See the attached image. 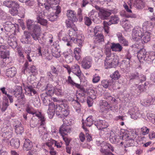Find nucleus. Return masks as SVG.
I'll use <instances>...</instances> for the list:
<instances>
[{
	"mask_svg": "<svg viewBox=\"0 0 155 155\" xmlns=\"http://www.w3.org/2000/svg\"><path fill=\"white\" fill-rule=\"evenodd\" d=\"M33 31V33L31 35L32 36V38L35 40H38L39 36L40 35L41 31H40L39 32H35L34 31Z\"/></svg>",
	"mask_w": 155,
	"mask_h": 155,
	"instance_id": "4d7b16f0",
	"label": "nucleus"
},
{
	"mask_svg": "<svg viewBox=\"0 0 155 155\" xmlns=\"http://www.w3.org/2000/svg\"><path fill=\"white\" fill-rule=\"evenodd\" d=\"M148 24V22H145L142 27L138 26H136L133 29L132 34V40L135 41H138L140 40L141 34L144 31V29L146 28V26Z\"/></svg>",
	"mask_w": 155,
	"mask_h": 155,
	"instance_id": "423d86ee",
	"label": "nucleus"
},
{
	"mask_svg": "<svg viewBox=\"0 0 155 155\" xmlns=\"http://www.w3.org/2000/svg\"><path fill=\"white\" fill-rule=\"evenodd\" d=\"M14 92L15 97L18 98V100L21 99L22 101L24 100L25 96L22 93V88L21 86H16Z\"/></svg>",
	"mask_w": 155,
	"mask_h": 155,
	"instance_id": "a211bd4d",
	"label": "nucleus"
},
{
	"mask_svg": "<svg viewBox=\"0 0 155 155\" xmlns=\"http://www.w3.org/2000/svg\"><path fill=\"white\" fill-rule=\"evenodd\" d=\"M113 81V80H111L109 81L107 80H104L101 81V84L105 88H107L110 86L114 87L113 85H114V84H113V83L111 84Z\"/></svg>",
	"mask_w": 155,
	"mask_h": 155,
	"instance_id": "4c0bfd02",
	"label": "nucleus"
},
{
	"mask_svg": "<svg viewBox=\"0 0 155 155\" xmlns=\"http://www.w3.org/2000/svg\"><path fill=\"white\" fill-rule=\"evenodd\" d=\"M66 15L68 19L72 22H76L78 21V19L76 17V13L74 10H68Z\"/></svg>",
	"mask_w": 155,
	"mask_h": 155,
	"instance_id": "6ab92c4d",
	"label": "nucleus"
},
{
	"mask_svg": "<svg viewBox=\"0 0 155 155\" xmlns=\"http://www.w3.org/2000/svg\"><path fill=\"white\" fill-rule=\"evenodd\" d=\"M71 131V128L69 127L62 125L59 129V133L62 136L67 135Z\"/></svg>",
	"mask_w": 155,
	"mask_h": 155,
	"instance_id": "393cba45",
	"label": "nucleus"
},
{
	"mask_svg": "<svg viewBox=\"0 0 155 155\" xmlns=\"http://www.w3.org/2000/svg\"><path fill=\"white\" fill-rule=\"evenodd\" d=\"M78 31L76 27L69 30L68 35L63 37L62 40L67 42L68 46H71L72 42L77 43L79 47L82 46L84 40V37L81 35H78Z\"/></svg>",
	"mask_w": 155,
	"mask_h": 155,
	"instance_id": "f03ea898",
	"label": "nucleus"
},
{
	"mask_svg": "<svg viewBox=\"0 0 155 155\" xmlns=\"http://www.w3.org/2000/svg\"><path fill=\"white\" fill-rule=\"evenodd\" d=\"M38 119L41 121L40 125L38 127L39 132L41 135H43L42 139L44 140L46 139V137H47L46 129L45 126V119L44 115L39 117Z\"/></svg>",
	"mask_w": 155,
	"mask_h": 155,
	"instance_id": "1a4fd4ad",
	"label": "nucleus"
},
{
	"mask_svg": "<svg viewBox=\"0 0 155 155\" xmlns=\"http://www.w3.org/2000/svg\"><path fill=\"white\" fill-rule=\"evenodd\" d=\"M109 104L105 101H102L100 103V107H101L102 109L103 107H105V109H109L108 107Z\"/></svg>",
	"mask_w": 155,
	"mask_h": 155,
	"instance_id": "0e129e2a",
	"label": "nucleus"
},
{
	"mask_svg": "<svg viewBox=\"0 0 155 155\" xmlns=\"http://www.w3.org/2000/svg\"><path fill=\"white\" fill-rule=\"evenodd\" d=\"M48 142L49 143V145L50 146L51 145L52 146L54 144L58 148L61 147L62 144V143L61 142L58 143L55 140L52 139L49 140Z\"/></svg>",
	"mask_w": 155,
	"mask_h": 155,
	"instance_id": "8fccbe9b",
	"label": "nucleus"
},
{
	"mask_svg": "<svg viewBox=\"0 0 155 155\" xmlns=\"http://www.w3.org/2000/svg\"><path fill=\"white\" fill-rule=\"evenodd\" d=\"M63 108L61 107V104L56 105L55 112L57 115L58 116L61 115Z\"/></svg>",
	"mask_w": 155,
	"mask_h": 155,
	"instance_id": "5fc2aeb1",
	"label": "nucleus"
},
{
	"mask_svg": "<svg viewBox=\"0 0 155 155\" xmlns=\"http://www.w3.org/2000/svg\"><path fill=\"white\" fill-rule=\"evenodd\" d=\"M99 123L101 124V126L99 127V130L106 129L108 126V123L105 120H101V121L99 122Z\"/></svg>",
	"mask_w": 155,
	"mask_h": 155,
	"instance_id": "052dcab7",
	"label": "nucleus"
},
{
	"mask_svg": "<svg viewBox=\"0 0 155 155\" xmlns=\"http://www.w3.org/2000/svg\"><path fill=\"white\" fill-rule=\"evenodd\" d=\"M20 141L16 138H12L8 143V144H9L11 146L16 149L18 148L20 146Z\"/></svg>",
	"mask_w": 155,
	"mask_h": 155,
	"instance_id": "bb28decb",
	"label": "nucleus"
},
{
	"mask_svg": "<svg viewBox=\"0 0 155 155\" xmlns=\"http://www.w3.org/2000/svg\"><path fill=\"white\" fill-rule=\"evenodd\" d=\"M71 72L78 77L81 81V77L82 75V72L81 70L80 67L78 64H75L72 66Z\"/></svg>",
	"mask_w": 155,
	"mask_h": 155,
	"instance_id": "f3484780",
	"label": "nucleus"
},
{
	"mask_svg": "<svg viewBox=\"0 0 155 155\" xmlns=\"http://www.w3.org/2000/svg\"><path fill=\"white\" fill-rule=\"evenodd\" d=\"M46 38L49 44H51L52 43L53 44H54V43L53 42V37L52 35L49 34H47L46 36ZM54 44L55 45H56L54 43Z\"/></svg>",
	"mask_w": 155,
	"mask_h": 155,
	"instance_id": "680f3d73",
	"label": "nucleus"
},
{
	"mask_svg": "<svg viewBox=\"0 0 155 155\" xmlns=\"http://www.w3.org/2000/svg\"><path fill=\"white\" fill-rule=\"evenodd\" d=\"M147 52L144 49H141L137 53V57L140 62H143V61H147Z\"/></svg>",
	"mask_w": 155,
	"mask_h": 155,
	"instance_id": "412c9836",
	"label": "nucleus"
},
{
	"mask_svg": "<svg viewBox=\"0 0 155 155\" xmlns=\"http://www.w3.org/2000/svg\"><path fill=\"white\" fill-rule=\"evenodd\" d=\"M30 38V33L28 31H24V35L22 37L21 41L23 44L32 45L33 43L31 41Z\"/></svg>",
	"mask_w": 155,
	"mask_h": 155,
	"instance_id": "2eb2a0df",
	"label": "nucleus"
},
{
	"mask_svg": "<svg viewBox=\"0 0 155 155\" xmlns=\"http://www.w3.org/2000/svg\"><path fill=\"white\" fill-rule=\"evenodd\" d=\"M88 93H89V96H88L92 97L93 99H96L97 97V91L93 89H91L88 91Z\"/></svg>",
	"mask_w": 155,
	"mask_h": 155,
	"instance_id": "6e6d98bb",
	"label": "nucleus"
},
{
	"mask_svg": "<svg viewBox=\"0 0 155 155\" xmlns=\"http://www.w3.org/2000/svg\"><path fill=\"white\" fill-rule=\"evenodd\" d=\"M16 73V68L12 67L7 70L6 74L8 77L12 78L14 77Z\"/></svg>",
	"mask_w": 155,
	"mask_h": 155,
	"instance_id": "473e14b6",
	"label": "nucleus"
},
{
	"mask_svg": "<svg viewBox=\"0 0 155 155\" xmlns=\"http://www.w3.org/2000/svg\"><path fill=\"white\" fill-rule=\"evenodd\" d=\"M26 22L27 28L29 30L34 31L35 32L41 31V28L40 26L37 24H35V22L33 20L28 19Z\"/></svg>",
	"mask_w": 155,
	"mask_h": 155,
	"instance_id": "f8f14e48",
	"label": "nucleus"
},
{
	"mask_svg": "<svg viewBox=\"0 0 155 155\" xmlns=\"http://www.w3.org/2000/svg\"><path fill=\"white\" fill-rule=\"evenodd\" d=\"M4 28H0L1 31H3L4 29L7 31H13L14 32H15L18 30L19 27V26L18 24H12L10 21L6 22L4 25Z\"/></svg>",
	"mask_w": 155,
	"mask_h": 155,
	"instance_id": "9b49d317",
	"label": "nucleus"
},
{
	"mask_svg": "<svg viewBox=\"0 0 155 155\" xmlns=\"http://www.w3.org/2000/svg\"><path fill=\"white\" fill-rule=\"evenodd\" d=\"M100 77L97 74H94L93 77L92 82L94 83H96L98 82L100 80Z\"/></svg>",
	"mask_w": 155,
	"mask_h": 155,
	"instance_id": "774afa93",
	"label": "nucleus"
},
{
	"mask_svg": "<svg viewBox=\"0 0 155 155\" xmlns=\"http://www.w3.org/2000/svg\"><path fill=\"white\" fill-rule=\"evenodd\" d=\"M93 123V120L92 116H91L88 117L85 121L84 124L87 126H91Z\"/></svg>",
	"mask_w": 155,
	"mask_h": 155,
	"instance_id": "c03bdc74",
	"label": "nucleus"
},
{
	"mask_svg": "<svg viewBox=\"0 0 155 155\" xmlns=\"http://www.w3.org/2000/svg\"><path fill=\"white\" fill-rule=\"evenodd\" d=\"M147 55L148 61L150 62L155 58V52L153 51L149 52L147 54Z\"/></svg>",
	"mask_w": 155,
	"mask_h": 155,
	"instance_id": "37998d69",
	"label": "nucleus"
},
{
	"mask_svg": "<svg viewBox=\"0 0 155 155\" xmlns=\"http://www.w3.org/2000/svg\"><path fill=\"white\" fill-rule=\"evenodd\" d=\"M7 47L4 45H0V56L3 59L9 58V52L7 50Z\"/></svg>",
	"mask_w": 155,
	"mask_h": 155,
	"instance_id": "dca6fc26",
	"label": "nucleus"
},
{
	"mask_svg": "<svg viewBox=\"0 0 155 155\" xmlns=\"http://www.w3.org/2000/svg\"><path fill=\"white\" fill-rule=\"evenodd\" d=\"M0 18L2 20H6L8 19L7 14L0 8Z\"/></svg>",
	"mask_w": 155,
	"mask_h": 155,
	"instance_id": "e2e57ef3",
	"label": "nucleus"
},
{
	"mask_svg": "<svg viewBox=\"0 0 155 155\" xmlns=\"http://www.w3.org/2000/svg\"><path fill=\"white\" fill-rule=\"evenodd\" d=\"M71 104L76 111L78 113L81 111V105L79 102L77 101L73 100L71 101Z\"/></svg>",
	"mask_w": 155,
	"mask_h": 155,
	"instance_id": "e433bc0d",
	"label": "nucleus"
},
{
	"mask_svg": "<svg viewBox=\"0 0 155 155\" xmlns=\"http://www.w3.org/2000/svg\"><path fill=\"white\" fill-rule=\"evenodd\" d=\"M96 144L98 146L101 147L100 152L103 154L102 155H114L109 151L108 149L111 150L112 152L114 151V147L109 143L104 141H97Z\"/></svg>",
	"mask_w": 155,
	"mask_h": 155,
	"instance_id": "0eeeda50",
	"label": "nucleus"
},
{
	"mask_svg": "<svg viewBox=\"0 0 155 155\" xmlns=\"http://www.w3.org/2000/svg\"><path fill=\"white\" fill-rule=\"evenodd\" d=\"M66 81L68 84H70L72 86H74L78 88H80L81 87L80 85L79 84L75 83L70 76L68 77Z\"/></svg>",
	"mask_w": 155,
	"mask_h": 155,
	"instance_id": "a18cd8bd",
	"label": "nucleus"
},
{
	"mask_svg": "<svg viewBox=\"0 0 155 155\" xmlns=\"http://www.w3.org/2000/svg\"><path fill=\"white\" fill-rule=\"evenodd\" d=\"M13 130L11 128L10 125L8 121H6L3 123V127H1L0 134L6 139H8L11 138L13 134Z\"/></svg>",
	"mask_w": 155,
	"mask_h": 155,
	"instance_id": "6e6552de",
	"label": "nucleus"
},
{
	"mask_svg": "<svg viewBox=\"0 0 155 155\" xmlns=\"http://www.w3.org/2000/svg\"><path fill=\"white\" fill-rule=\"evenodd\" d=\"M3 5L8 8H11L18 7L19 6L17 2L12 0L5 1L3 2Z\"/></svg>",
	"mask_w": 155,
	"mask_h": 155,
	"instance_id": "5701e85b",
	"label": "nucleus"
},
{
	"mask_svg": "<svg viewBox=\"0 0 155 155\" xmlns=\"http://www.w3.org/2000/svg\"><path fill=\"white\" fill-rule=\"evenodd\" d=\"M38 51V56H44L48 59L50 60L51 59V57L50 56L48 50H45V52H43V49H41V47H39L37 49Z\"/></svg>",
	"mask_w": 155,
	"mask_h": 155,
	"instance_id": "a878e982",
	"label": "nucleus"
},
{
	"mask_svg": "<svg viewBox=\"0 0 155 155\" xmlns=\"http://www.w3.org/2000/svg\"><path fill=\"white\" fill-rule=\"evenodd\" d=\"M15 131L17 134H21L24 131V129L21 124L15 126Z\"/></svg>",
	"mask_w": 155,
	"mask_h": 155,
	"instance_id": "09e8293b",
	"label": "nucleus"
},
{
	"mask_svg": "<svg viewBox=\"0 0 155 155\" xmlns=\"http://www.w3.org/2000/svg\"><path fill=\"white\" fill-rule=\"evenodd\" d=\"M134 133L125 131L123 129H121L120 130H113L110 133V140L112 143H116L123 140L124 141L127 147L132 146L134 142Z\"/></svg>",
	"mask_w": 155,
	"mask_h": 155,
	"instance_id": "f257e3e1",
	"label": "nucleus"
},
{
	"mask_svg": "<svg viewBox=\"0 0 155 155\" xmlns=\"http://www.w3.org/2000/svg\"><path fill=\"white\" fill-rule=\"evenodd\" d=\"M32 147V143L29 139H26L24 144L23 148L24 150L28 151Z\"/></svg>",
	"mask_w": 155,
	"mask_h": 155,
	"instance_id": "72a5a7b5",
	"label": "nucleus"
},
{
	"mask_svg": "<svg viewBox=\"0 0 155 155\" xmlns=\"http://www.w3.org/2000/svg\"><path fill=\"white\" fill-rule=\"evenodd\" d=\"M16 38L15 37L11 36H9L8 39V43L12 48L15 49L17 46Z\"/></svg>",
	"mask_w": 155,
	"mask_h": 155,
	"instance_id": "cd10ccee",
	"label": "nucleus"
},
{
	"mask_svg": "<svg viewBox=\"0 0 155 155\" xmlns=\"http://www.w3.org/2000/svg\"><path fill=\"white\" fill-rule=\"evenodd\" d=\"M119 18L117 16L114 15L111 16L109 21L108 22L109 25L112 24H116L119 21Z\"/></svg>",
	"mask_w": 155,
	"mask_h": 155,
	"instance_id": "a19ab883",
	"label": "nucleus"
},
{
	"mask_svg": "<svg viewBox=\"0 0 155 155\" xmlns=\"http://www.w3.org/2000/svg\"><path fill=\"white\" fill-rule=\"evenodd\" d=\"M138 77H139L140 80L141 81V82L144 81L146 80V77L144 75H141L139 76L138 74L137 73H136L135 74H132L130 77V79H132L134 78H136Z\"/></svg>",
	"mask_w": 155,
	"mask_h": 155,
	"instance_id": "58836bf2",
	"label": "nucleus"
},
{
	"mask_svg": "<svg viewBox=\"0 0 155 155\" xmlns=\"http://www.w3.org/2000/svg\"><path fill=\"white\" fill-rule=\"evenodd\" d=\"M57 48V45H55V44L54 43L51 46L52 55L53 56L56 58H59L61 56L60 51Z\"/></svg>",
	"mask_w": 155,
	"mask_h": 155,
	"instance_id": "c756f323",
	"label": "nucleus"
},
{
	"mask_svg": "<svg viewBox=\"0 0 155 155\" xmlns=\"http://www.w3.org/2000/svg\"><path fill=\"white\" fill-rule=\"evenodd\" d=\"M60 104L63 109H69V107L68 102L65 100H62L60 101Z\"/></svg>",
	"mask_w": 155,
	"mask_h": 155,
	"instance_id": "3c124183",
	"label": "nucleus"
},
{
	"mask_svg": "<svg viewBox=\"0 0 155 155\" xmlns=\"http://www.w3.org/2000/svg\"><path fill=\"white\" fill-rule=\"evenodd\" d=\"M142 104L144 106H149L151 104H155V96L149 98L145 101H142Z\"/></svg>",
	"mask_w": 155,
	"mask_h": 155,
	"instance_id": "f704fd0d",
	"label": "nucleus"
},
{
	"mask_svg": "<svg viewBox=\"0 0 155 155\" xmlns=\"http://www.w3.org/2000/svg\"><path fill=\"white\" fill-rule=\"evenodd\" d=\"M61 10L60 8H58L57 11L51 13L50 14L48 15L47 16L48 19L49 21H55L58 18V15L60 13Z\"/></svg>",
	"mask_w": 155,
	"mask_h": 155,
	"instance_id": "c85d7f7f",
	"label": "nucleus"
},
{
	"mask_svg": "<svg viewBox=\"0 0 155 155\" xmlns=\"http://www.w3.org/2000/svg\"><path fill=\"white\" fill-rule=\"evenodd\" d=\"M93 39H95V41L97 42H103L104 41V35L101 33L98 34L94 36Z\"/></svg>",
	"mask_w": 155,
	"mask_h": 155,
	"instance_id": "79ce46f5",
	"label": "nucleus"
},
{
	"mask_svg": "<svg viewBox=\"0 0 155 155\" xmlns=\"http://www.w3.org/2000/svg\"><path fill=\"white\" fill-rule=\"evenodd\" d=\"M120 24L124 30L126 31H130L132 26L130 22L125 19H123L120 21Z\"/></svg>",
	"mask_w": 155,
	"mask_h": 155,
	"instance_id": "b1692460",
	"label": "nucleus"
},
{
	"mask_svg": "<svg viewBox=\"0 0 155 155\" xmlns=\"http://www.w3.org/2000/svg\"><path fill=\"white\" fill-rule=\"evenodd\" d=\"M52 145L49 146V143L48 142L45 143V147L46 148H48L50 150V153L51 155H55L56 152L54 150L53 147Z\"/></svg>",
	"mask_w": 155,
	"mask_h": 155,
	"instance_id": "49530a36",
	"label": "nucleus"
},
{
	"mask_svg": "<svg viewBox=\"0 0 155 155\" xmlns=\"http://www.w3.org/2000/svg\"><path fill=\"white\" fill-rule=\"evenodd\" d=\"M54 88L51 84H48L45 88L46 92L48 96H51L54 93Z\"/></svg>",
	"mask_w": 155,
	"mask_h": 155,
	"instance_id": "ea45409f",
	"label": "nucleus"
},
{
	"mask_svg": "<svg viewBox=\"0 0 155 155\" xmlns=\"http://www.w3.org/2000/svg\"><path fill=\"white\" fill-rule=\"evenodd\" d=\"M130 115L131 118L136 119L140 115V112L138 108L136 106H134L130 108L128 112Z\"/></svg>",
	"mask_w": 155,
	"mask_h": 155,
	"instance_id": "4468645a",
	"label": "nucleus"
},
{
	"mask_svg": "<svg viewBox=\"0 0 155 155\" xmlns=\"http://www.w3.org/2000/svg\"><path fill=\"white\" fill-rule=\"evenodd\" d=\"M24 89L26 95L29 96L35 95V97H32L31 98V102L35 107H39L40 105V100L38 95L35 90L30 86L24 87Z\"/></svg>",
	"mask_w": 155,
	"mask_h": 155,
	"instance_id": "39448f33",
	"label": "nucleus"
},
{
	"mask_svg": "<svg viewBox=\"0 0 155 155\" xmlns=\"http://www.w3.org/2000/svg\"><path fill=\"white\" fill-rule=\"evenodd\" d=\"M122 49V46L119 43H112L111 50L113 51L120 52Z\"/></svg>",
	"mask_w": 155,
	"mask_h": 155,
	"instance_id": "c9c22d12",
	"label": "nucleus"
},
{
	"mask_svg": "<svg viewBox=\"0 0 155 155\" xmlns=\"http://www.w3.org/2000/svg\"><path fill=\"white\" fill-rule=\"evenodd\" d=\"M59 0H52L51 3L47 5L46 3L44 4L45 9L48 11H51V9H54L57 11L58 8L61 10V8L58 5L59 3Z\"/></svg>",
	"mask_w": 155,
	"mask_h": 155,
	"instance_id": "ddd939ff",
	"label": "nucleus"
},
{
	"mask_svg": "<svg viewBox=\"0 0 155 155\" xmlns=\"http://www.w3.org/2000/svg\"><path fill=\"white\" fill-rule=\"evenodd\" d=\"M145 0H129L127 3L124 2L123 7L126 12L131 13L130 9L132 6L138 9H142L145 5Z\"/></svg>",
	"mask_w": 155,
	"mask_h": 155,
	"instance_id": "20e7f679",
	"label": "nucleus"
},
{
	"mask_svg": "<svg viewBox=\"0 0 155 155\" xmlns=\"http://www.w3.org/2000/svg\"><path fill=\"white\" fill-rule=\"evenodd\" d=\"M26 111L27 113L32 114L34 116H36L38 118L43 115L40 112L34 111L33 109L32 108L29 107H28L27 108Z\"/></svg>",
	"mask_w": 155,
	"mask_h": 155,
	"instance_id": "2f4dec72",
	"label": "nucleus"
},
{
	"mask_svg": "<svg viewBox=\"0 0 155 155\" xmlns=\"http://www.w3.org/2000/svg\"><path fill=\"white\" fill-rule=\"evenodd\" d=\"M131 58L130 55L128 54L126 58L123 61V62L125 64L126 68H128L130 66V59Z\"/></svg>",
	"mask_w": 155,
	"mask_h": 155,
	"instance_id": "13d9d810",
	"label": "nucleus"
},
{
	"mask_svg": "<svg viewBox=\"0 0 155 155\" xmlns=\"http://www.w3.org/2000/svg\"><path fill=\"white\" fill-rule=\"evenodd\" d=\"M55 109V105L53 102H51L49 104L47 112L50 118H52L54 115Z\"/></svg>",
	"mask_w": 155,
	"mask_h": 155,
	"instance_id": "4be33fe9",
	"label": "nucleus"
},
{
	"mask_svg": "<svg viewBox=\"0 0 155 155\" xmlns=\"http://www.w3.org/2000/svg\"><path fill=\"white\" fill-rule=\"evenodd\" d=\"M104 98L106 99H107L111 103L114 102L116 101V99L110 96V94L108 93H106L105 94Z\"/></svg>",
	"mask_w": 155,
	"mask_h": 155,
	"instance_id": "bf43d9fd",
	"label": "nucleus"
},
{
	"mask_svg": "<svg viewBox=\"0 0 155 155\" xmlns=\"http://www.w3.org/2000/svg\"><path fill=\"white\" fill-rule=\"evenodd\" d=\"M57 95L59 96L62 94V90L61 87L57 86L54 88V93Z\"/></svg>",
	"mask_w": 155,
	"mask_h": 155,
	"instance_id": "603ef678",
	"label": "nucleus"
},
{
	"mask_svg": "<svg viewBox=\"0 0 155 155\" xmlns=\"http://www.w3.org/2000/svg\"><path fill=\"white\" fill-rule=\"evenodd\" d=\"M92 58L89 57H86L83 58L82 61V66L85 69L89 68L91 65Z\"/></svg>",
	"mask_w": 155,
	"mask_h": 155,
	"instance_id": "aec40b11",
	"label": "nucleus"
},
{
	"mask_svg": "<svg viewBox=\"0 0 155 155\" xmlns=\"http://www.w3.org/2000/svg\"><path fill=\"white\" fill-rule=\"evenodd\" d=\"M112 46V43L110 42H108L105 45L104 51L106 58L105 60L104 66L106 69L115 67L119 62L118 56L111 52Z\"/></svg>",
	"mask_w": 155,
	"mask_h": 155,
	"instance_id": "7ed1b4c3",
	"label": "nucleus"
},
{
	"mask_svg": "<svg viewBox=\"0 0 155 155\" xmlns=\"http://www.w3.org/2000/svg\"><path fill=\"white\" fill-rule=\"evenodd\" d=\"M104 29L105 32L107 34H108L109 32V28L108 25H109V23L106 21L103 22Z\"/></svg>",
	"mask_w": 155,
	"mask_h": 155,
	"instance_id": "69168bd1",
	"label": "nucleus"
},
{
	"mask_svg": "<svg viewBox=\"0 0 155 155\" xmlns=\"http://www.w3.org/2000/svg\"><path fill=\"white\" fill-rule=\"evenodd\" d=\"M98 15L101 19H104L110 15V13L105 9H100L98 13Z\"/></svg>",
	"mask_w": 155,
	"mask_h": 155,
	"instance_id": "7c9ffc66",
	"label": "nucleus"
},
{
	"mask_svg": "<svg viewBox=\"0 0 155 155\" xmlns=\"http://www.w3.org/2000/svg\"><path fill=\"white\" fill-rule=\"evenodd\" d=\"M149 24L146 26V28L144 29V31L141 34L140 40L142 43H147L151 39V33L148 31L150 30L148 25Z\"/></svg>",
	"mask_w": 155,
	"mask_h": 155,
	"instance_id": "9d476101",
	"label": "nucleus"
},
{
	"mask_svg": "<svg viewBox=\"0 0 155 155\" xmlns=\"http://www.w3.org/2000/svg\"><path fill=\"white\" fill-rule=\"evenodd\" d=\"M110 77L113 79L117 80L120 77V75L118 71H116L112 74L110 75Z\"/></svg>",
	"mask_w": 155,
	"mask_h": 155,
	"instance_id": "338daca9",
	"label": "nucleus"
},
{
	"mask_svg": "<svg viewBox=\"0 0 155 155\" xmlns=\"http://www.w3.org/2000/svg\"><path fill=\"white\" fill-rule=\"evenodd\" d=\"M63 122V124L67 126L71 125L74 123V121L72 119L68 117L64 119Z\"/></svg>",
	"mask_w": 155,
	"mask_h": 155,
	"instance_id": "de8ad7c7",
	"label": "nucleus"
},
{
	"mask_svg": "<svg viewBox=\"0 0 155 155\" xmlns=\"http://www.w3.org/2000/svg\"><path fill=\"white\" fill-rule=\"evenodd\" d=\"M74 22H72L68 19L66 20L65 21L66 25L67 28H71H71H73L74 27H76L75 25L73 23Z\"/></svg>",
	"mask_w": 155,
	"mask_h": 155,
	"instance_id": "864d4df0",
	"label": "nucleus"
}]
</instances>
